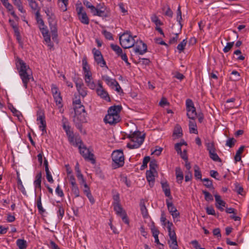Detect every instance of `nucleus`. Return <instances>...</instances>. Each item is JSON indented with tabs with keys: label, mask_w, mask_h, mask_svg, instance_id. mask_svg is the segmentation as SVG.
I'll return each instance as SVG.
<instances>
[{
	"label": "nucleus",
	"mask_w": 249,
	"mask_h": 249,
	"mask_svg": "<svg viewBox=\"0 0 249 249\" xmlns=\"http://www.w3.org/2000/svg\"><path fill=\"white\" fill-rule=\"evenodd\" d=\"M110 47L114 52H115L118 55L122 53L123 50L118 45L111 44L110 45Z\"/></svg>",
	"instance_id": "58836bf2"
},
{
	"label": "nucleus",
	"mask_w": 249,
	"mask_h": 249,
	"mask_svg": "<svg viewBox=\"0 0 249 249\" xmlns=\"http://www.w3.org/2000/svg\"><path fill=\"white\" fill-rule=\"evenodd\" d=\"M20 78L22 80L23 86L25 89L27 88V85L31 79H33L31 71H25L19 73Z\"/></svg>",
	"instance_id": "f8f14e48"
},
{
	"label": "nucleus",
	"mask_w": 249,
	"mask_h": 249,
	"mask_svg": "<svg viewBox=\"0 0 249 249\" xmlns=\"http://www.w3.org/2000/svg\"><path fill=\"white\" fill-rule=\"evenodd\" d=\"M85 194H86L87 197L89 198L90 202L91 204H93L95 202V200L91 194V192H89L88 191H85Z\"/></svg>",
	"instance_id": "e2e57ef3"
},
{
	"label": "nucleus",
	"mask_w": 249,
	"mask_h": 249,
	"mask_svg": "<svg viewBox=\"0 0 249 249\" xmlns=\"http://www.w3.org/2000/svg\"><path fill=\"white\" fill-rule=\"evenodd\" d=\"M131 142L127 143V147L130 149L139 148L143 143L144 140L145 134H142L139 131H135L129 134L128 137Z\"/></svg>",
	"instance_id": "f257e3e1"
},
{
	"label": "nucleus",
	"mask_w": 249,
	"mask_h": 249,
	"mask_svg": "<svg viewBox=\"0 0 249 249\" xmlns=\"http://www.w3.org/2000/svg\"><path fill=\"white\" fill-rule=\"evenodd\" d=\"M168 244H169V247L171 249H178V245L177 239H174V240L171 241H168Z\"/></svg>",
	"instance_id": "8fccbe9b"
},
{
	"label": "nucleus",
	"mask_w": 249,
	"mask_h": 249,
	"mask_svg": "<svg viewBox=\"0 0 249 249\" xmlns=\"http://www.w3.org/2000/svg\"><path fill=\"white\" fill-rule=\"evenodd\" d=\"M73 121L75 124L76 127L80 131H81L82 129V124L84 123V122H81L79 119H77L76 118H74Z\"/></svg>",
	"instance_id": "864d4df0"
},
{
	"label": "nucleus",
	"mask_w": 249,
	"mask_h": 249,
	"mask_svg": "<svg viewBox=\"0 0 249 249\" xmlns=\"http://www.w3.org/2000/svg\"><path fill=\"white\" fill-rule=\"evenodd\" d=\"M50 28L51 30V32L52 34V39L53 40H55L57 37V29L56 24H51L50 23Z\"/></svg>",
	"instance_id": "412c9836"
},
{
	"label": "nucleus",
	"mask_w": 249,
	"mask_h": 249,
	"mask_svg": "<svg viewBox=\"0 0 249 249\" xmlns=\"http://www.w3.org/2000/svg\"><path fill=\"white\" fill-rule=\"evenodd\" d=\"M189 131L190 133L197 134L196 124L194 120L190 121L189 124Z\"/></svg>",
	"instance_id": "393cba45"
},
{
	"label": "nucleus",
	"mask_w": 249,
	"mask_h": 249,
	"mask_svg": "<svg viewBox=\"0 0 249 249\" xmlns=\"http://www.w3.org/2000/svg\"><path fill=\"white\" fill-rule=\"evenodd\" d=\"M157 175V171H153L151 170H147L146 172V177L147 180L149 182V184L151 187H152L154 185L155 181V176Z\"/></svg>",
	"instance_id": "dca6fc26"
},
{
	"label": "nucleus",
	"mask_w": 249,
	"mask_h": 249,
	"mask_svg": "<svg viewBox=\"0 0 249 249\" xmlns=\"http://www.w3.org/2000/svg\"><path fill=\"white\" fill-rule=\"evenodd\" d=\"M166 204L169 213L171 214L176 212L177 210L172 202H170L168 200H166Z\"/></svg>",
	"instance_id": "4c0bfd02"
},
{
	"label": "nucleus",
	"mask_w": 249,
	"mask_h": 249,
	"mask_svg": "<svg viewBox=\"0 0 249 249\" xmlns=\"http://www.w3.org/2000/svg\"><path fill=\"white\" fill-rule=\"evenodd\" d=\"M75 83L76 87L79 94L83 97H85L87 94V89L84 86L82 80L81 79H77L76 80H74Z\"/></svg>",
	"instance_id": "9d476101"
},
{
	"label": "nucleus",
	"mask_w": 249,
	"mask_h": 249,
	"mask_svg": "<svg viewBox=\"0 0 249 249\" xmlns=\"http://www.w3.org/2000/svg\"><path fill=\"white\" fill-rule=\"evenodd\" d=\"M122 109V107L121 106L117 105L111 106L108 109L107 114L120 116L119 113Z\"/></svg>",
	"instance_id": "f3484780"
},
{
	"label": "nucleus",
	"mask_w": 249,
	"mask_h": 249,
	"mask_svg": "<svg viewBox=\"0 0 249 249\" xmlns=\"http://www.w3.org/2000/svg\"><path fill=\"white\" fill-rule=\"evenodd\" d=\"M82 64H83V69L84 71H87L89 70V67L88 64V62L86 60V58H84L82 60Z\"/></svg>",
	"instance_id": "bf43d9fd"
},
{
	"label": "nucleus",
	"mask_w": 249,
	"mask_h": 249,
	"mask_svg": "<svg viewBox=\"0 0 249 249\" xmlns=\"http://www.w3.org/2000/svg\"><path fill=\"white\" fill-rule=\"evenodd\" d=\"M2 4L8 11H12L13 10V6L11 4L8 2V0H0Z\"/></svg>",
	"instance_id": "79ce46f5"
},
{
	"label": "nucleus",
	"mask_w": 249,
	"mask_h": 249,
	"mask_svg": "<svg viewBox=\"0 0 249 249\" xmlns=\"http://www.w3.org/2000/svg\"><path fill=\"white\" fill-rule=\"evenodd\" d=\"M150 158L149 156L145 157L142 161V164L141 166V169H144L145 168L147 167V163L150 161Z\"/></svg>",
	"instance_id": "3c124183"
},
{
	"label": "nucleus",
	"mask_w": 249,
	"mask_h": 249,
	"mask_svg": "<svg viewBox=\"0 0 249 249\" xmlns=\"http://www.w3.org/2000/svg\"><path fill=\"white\" fill-rule=\"evenodd\" d=\"M74 109L75 112V116L74 118H76L82 122H86L87 113L84 106L81 105L79 107H74Z\"/></svg>",
	"instance_id": "39448f33"
},
{
	"label": "nucleus",
	"mask_w": 249,
	"mask_h": 249,
	"mask_svg": "<svg viewBox=\"0 0 249 249\" xmlns=\"http://www.w3.org/2000/svg\"><path fill=\"white\" fill-rule=\"evenodd\" d=\"M71 190L75 197L80 196V191L77 184L71 185Z\"/></svg>",
	"instance_id": "f704fd0d"
},
{
	"label": "nucleus",
	"mask_w": 249,
	"mask_h": 249,
	"mask_svg": "<svg viewBox=\"0 0 249 249\" xmlns=\"http://www.w3.org/2000/svg\"><path fill=\"white\" fill-rule=\"evenodd\" d=\"M203 194L204 195L205 199L207 201H213V196L208 191L206 190L202 191Z\"/></svg>",
	"instance_id": "37998d69"
},
{
	"label": "nucleus",
	"mask_w": 249,
	"mask_h": 249,
	"mask_svg": "<svg viewBox=\"0 0 249 249\" xmlns=\"http://www.w3.org/2000/svg\"><path fill=\"white\" fill-rule=\"evenodd\" d=\"M113 199L112 205L120 203V195L118 192H115V194L113 196Z\"/></svg>",
	"instance_id": "c03bdc74"
},
{
	"label": "nucleus",
	"mask_w": 249,
	"mask_h": 249,
	"mask_svg": "<svg viewBox=\"0 0 249 249\" xmlns=\"http://www.w3.org/2000/svg\"><path fill=\"white\" fill-rule=\"evenodd\" d=\"M54 101L56 105L60 104L62 101V98L60 95V93L53 96Z\"/></svg>",
	"instance_id": "13d9d810"
},
{
	"label": "nucleus",
	"mask_w": 249,
	"mask_h": 249,
	"mask_svg": "<svg viewBox=\"0 0 249 249\" xmlns=\"http://www.w3.org/2000/svg\"><path fill=\"white\" fill-rule=\"evenodd\" d=\"M182 19L181 16V11L180 6H179L178 8L177 11V20L178 21L179 25V30L180 32L181 30L182 27V24L181 23V20Z\"/></svg>",
	"instance_id": "bb28decb"
},
{
	"label": "nucleus",
	"mask_w": 249,
	"mask_h": 249,
	"mask_svg": "<svg viewBox=\"0 0 249 249\" xmlns=\"http://www.w3.org/2000/svg\"><path fill=\"white\" fill-rule=\"evenodd\" d=\"M17 184L18 189L21 191V192L23 195H26V191L25 190V188L23 186V185L22 184L21 180L18 177Z\"/></svg>",
	"instance_id": "c9c22d12"
},
{
	"label": "nucleus",
	"mask_w": 249,
	"mask_h": 249,
	"mask_svg": "<svg viewBox=\"0 0 249 249\" xmlns=\"http://www.w3.org/2000/svg\"><path fill=\"white\" fill-rule=\"evenodd\" d=\"M17 245L19 249H26L27 248V242L24 239H18L17 240Z\"/></svg>",
	"instance_id": "c756f323"
},
{
	"label": "nucleus",
	"mask_w": 249,
	"mask_h": 249,
	"mask_svg": "<svg viewBox=\"0 0 249 249\" xmlns=\"http://www.w3.org/2000/svg\"><path fill=\"white\" fill-rule=\"evenodd\" d=\"M62 123L63 128L65 131L66 134L71 131V126L69 124L68 120L64 116L62 118Z\"/></svg>",
	"instance_id": "b1692460"
},
{
	"label": "nucleus",
	"mask_w": 249,
	"mask_h": 249,
	"mask_svg": "<svg viewBox=\"0 0 249 249\" xmlns=\"http://www.w3.org/2000/svg\"><path fill=\"white\" fill-rule=\"evenodd\" d=\"M214 197L216 201L215 206L221 205L222 207H226V202L221 199V196L219 195H214Z\"/></svg>",
	"instance_id": "7c9ffc66"
},
{
	"label": "nucleus",
	"mask_w": 249,
	"mask_h": 249,
	"mask_svg": "<svg viewBox=\"0 0 249 249\" xmlns=\"http://www.w3.org/2000/svg\"><path fill=\"white\" fill-rule=\"evenodd\" d=\"M234 45V42H230L227 43L226 46L223 49V52L225 53L230 51Z\"/></svg>",
	"instance_id": "603ef678"
},
{
	"label": "nucleus",
	"mask_w": 249,
	"mask_h": 249,
	"mask_svg": "<svg viewBox=\"0 0 249 249\" xmlns=\"http://www.w3.org/2000/svg\"><path fill=\"white\" fill-rule=\"evenodd\" d=\"M76 11L80 21L83 24H89V20L86 12L83 10V7L82 6L77 7Z\"/></svg>",
	"instance_id": "1a4fd4ad"
},
{
	"label": "nucleus",
	"mask_w": 249,
	"mask_h": 249,
	"mask_svg": "<svg viewBox=\"0 0 249 249\" xmlns=\"http://www.w3.org/2000/svg\"><path fill=\"white\" fill-rule=\"evenodd\" d=\"M151 21L155 23L156 26L163 25V23L160 20L156 15L153 14L151 17Z\"/></svg>",
	"instance_id": "2f4dec72"
},
{
	"label": "nucleus",
	"mask_w": 249,
	"mask_h": 249,
	"mask_svg": "<svg viewBox=\"0 0 249 249\" xmlns=\"http://www.w3.org/2000/svg\"><path fill=\"white\" fill-rule=\"evenodd\" d=\"M206 213L208 214L215 215L214 209L212 207H208L206 208Z\"/></svg>",
	"instance_id": "0e129e2a"
},
{
	"label": "nucleus",
	"mask_w": 249,
	"mask_h": 249,
	"mask_svg": "<svg viewBox=\"0 0 249 249\" xmlns=\"http://www.w3.org/2000/svg\"><path fill=\"white\" fill-rule=\"evenodd\" d=\"M173 135L176 136L178 138H180L182 135V130L181 126L177 124L174 128Z\"/></svg>",
	"instance_id": "c85d7f7f"
},
{
	"label": "nucleus",
	"mask_w": 249,
	"mask_h": 249,
	"mask_svg": "<svg viewBox=\"0 0 249 249\" xmlns=\"http://www.w3.org/2000/svg\"><path fill=\"white\" fill-rule=\"evenodd\" d=\"M16 67L18 73L25 71H31L29 66L20 58H18L16 60Z\"/></svg>",
	"instance_id": "ddd939ff"
},
{
	"label": "nucleus",
	"mask_w": 249,
	"mask_h": 249,
	"mask_svg": "<svg viewBox=\"0 0 249 249\" xmlns=\"http://www.w3.org/2000/svg\"><path fill=\"white\" fill-rule=\"evenodd\" d=\"M44 119H45V117L44 113L41 110L38 111L37 112V121L40 122Z\"/></svg>",
	"instance_id": "5fc2aeb1"
},
{
	"label": "nucleus",
	"mask_w": 249,
	"mask_h": 249,
	"mask_svg": "<svg viewBox=\"0 0 249 249\" xmlns=\"http://www.w3.org/2000/svg\"><path fill=\"white\" fill-rule=\"evenodd\" d=\"M194 172H195L194 175L196 179H200L201 180L202 179L201 178V177H202L201 173L200 170V168L198 165H195L194 166Z\"/></svg>",
	"instance_id": "72a5a7b5"
},
{
	"label": "nucleus",
	"mask_w": 249,
	"mask_h": 249,
	"mask_svg": "<svg viewBox=\"0 0 249 249\" xmlns=\"http://www.w3.org/2000/svg\"><path fill=\"white\" fill-rule=\"evenodd\" d=\"M134 46H135L134 49L135 53L142 55L147 52V45L142 41L136 40V43Z\"/></svg>",
	"instance_id": "6e6552de"
},
{
	"label": "nucleus",
	"mask_w": 249,
	"mask_h": 249,
	"mask_svg": "<svg viewBox=\"0 0 249 249\" xmlns=\"http://www.w3.org/2000/svg\"><path fill=\"white\" fill-rule=\"evenodd\" d=\"M231 74L234 76V77L232 79L233 81H237L239 80L240 75V73L236 71H233Z\"/></svg>",
	"instance_id": "4d7b16f0"
},
{
	"label": "nucleus",
	"mask_w": 249,
	"mask_h": 249,
	"mask_svg": "<svg viewBox=\"0 0 249 249\" xmlns=\"http://www.w3.org/2000/svg\"><path fill=\"white\" fill-rule=\"evenodd\" d=\"M140 206L141 213L143 217L144 218H147L149 216L148 213L143 199L141 200Z\"/></svg>",
	"instance_id": "aec40b11"
},
{
	"label": "nucleus",
	"mask_w": 249,
	"mask_h": 249,
	"mask_svg": "<svg viewBox=\"0 0 249 249\" xmlns=\"http://www.w3.org/2000/svg\"><path fill=\"white\" fill-rule=\"evenodd\" d=\"M158 165L157 163V161L155 160H152L150 161L149 163V170L153 171H156V168L157 167Z\"/></svg>",
	"instance_id": "a18cd8bd"
},
{
	"label": "nucleus",
	"mask_w": 249,
	"mask_h": 249,
	"mask_svg": "<svg viewBox=\"0 0 249 249\" xmlns=\"http://www.w3.org/2000/svg\"><path fill=\"white\" fill-rule=\"evenodd\" d=\"M151 230L153 236H158L159 231L154 225L151 226Z\"/></svg>",
	"instance_id": "338daca9"
},
{
	"label": "nucleus",
	"mask_w": 249,
	"mask_h": 249,
	"mask_svg": "<svg viewBox=\"0 0 249 249\" xmlns=\"http://www.w3.org/2000/svg\"><path fill=\"white\" fill-rule=\"evenodd\" d=\"M96 91L97 95L101 98L108 102L110 101V99L108 92L105 89H104L101 82L100 81L98 83V87L96 89Z\"/></svg>",
	"instance_id": "0eeeda50"
},
{
	"label": "nucleus",
	"mask_w": 249,
	"mask_h": 249,
	"mask_svg": "<svg viewBox=\"0 0 249 249\" xmlns=\"http://www.w3.org/2000/svg\"><path fill=\"white\" fill-rule=\"evenodd\" d=\"M36 206L38 209V212L40 214H42L46 212L45 210L43 208L42 205L41 194L38 196L37 199L36 200Z\"/></svg>",
	"instance_id": "4be33fe9"
},
{
	"label": "nucleus",
	"mask_w": 249,
	"mask_h": 249,
	"mask_svg": "<svg viewBox=\"0 0 249 249\" xmlns=\"http://www.w3.org/2000/svg\"><path fill=\"white\" fill-rule=\"evenodd\" d=\"M206 146L207 150L209 151V153L211 152H213V151H215L214 145L213 142L208 143Z\"/></svg>",
	"instance_id": "6e6d98bb"
},
{
	"label": "nucleus",
	"mask_w": 249,
	"mask_h": 249,
	"mask_svg": "<svg viewBox=\"0 0 249 249\" xmlns=\"http://www.w3.org/2000/svg\"><path fill=\"white\" fill-rule=\"evenodd\" d=\"M40 125L39 126V129L42 131V135L46 133V123L45 119L40 122Z\"/></svg>",
	"instance_id": "09e8293b"
},
{
	"label": "nucleus",
	"mask_w": 249,
	"mask_h": 249,
	"mask_svg": "<svg viewBox=\"0 0 249 249\" xmlns=\"http://www.w3.org/2000/svg\"><path fill=\"white\" fill-rule=\"evenodd\" d=\"M202 181L205 182L204 185L209 188H212L213 189L212 181L209 179L208 178H205L201 179Z\"/></svg>",
	"instance_id": "de8ad7c7"
},
{
	"label": "nucleus",
	"mask_w": 249,
	"mask_h": 249,
	"mask_svg": "<svg viewBox=\"0 0 249 249\" xmlns=\"http://www.w3.org/2000/svg\"><path fill=\"white\" fill-rule=\"evenodd\" d=\"M95 61L96 62L98 65H99L101 67H107L106 65V61H105L103 55H101V57H94Z\"/></svg>",
	"instance_id": "cd10ccee"
},
{
	"label": "nucleus",
	"mask_w": 249,
	"mask_h": 249,
	"mask_svg": "<svg viewBox=\"0 0 249 249\" xmlns=\"http://www.w3.org/2000/svg\"><path fill=\"white\" fill-rule=\"evenodd\" d=\"M175 171L177 182L178 183L180 184L182 183V180L183 179L184 176L183 172L179 167H176Z\"/></svg>",
	"instance_id": "6ab92c4d"
},
{
	"label": "nucleus",
	"mask_w": 249,
	"mask_h": 249,
	"mask_svg": "<svg viewBox=\"0 0 249 249\" xmlns=\"http://www.w3.org/2000/svg\"><path fill=\"white\" fill-rule=\"evenodd\" d=\"M113 206L114 210L115 211L116 214L122 217L123 221L126 224H128L129 220L127 217V214L125 211L123 209L121 205V204L112 205Z\"/></svg>",
	"instance_id": "423d86ee"
},
{
	"label": "nucleus",
	"mask_w": 249,
	"mask_h": 249,
	"mask_svg": "<svg viewBox=\"0 0 249 249\" xmlns=\"http://www.w3.org/2000/svg\"><path fill=\"white\" fill-rule=\"evenodd\" d=\"M111 158L112 160V167L113 169H117L124 166V157L122 150L114 151L112 153Z\"/></svg>",
	"instance_id": "7ed1b4c3"
},
{
	"label": "nucleus",
	"mask_w": 249,
	"mask_h": 249,
	"mask_svg": "<svg viewBox=\"0 0 249 249\" xmlns=\"http://www.w3.org/2000/svg\"><path fill=\"white\" fill-rule=\"evenodd\" d=\"M209 156L211 159L215 161H221V160L216 153L215 151L209 153Z\"/></svg>",
	"instance_id": "ea45409f"
},
{
	"label": "nucleus",
	"mask_w": 249,
	"mask_h": 249,
	"mask_svg": "<svg viewBox=\"0 0 249 249\" xmlns=\"http://www.w3.org/2000/svg\"><path fill=\"white\" fill-rule=\"evenodd\" d=\"M67 135L68 138V141L70 143L76 146H78L80 143L79 140H81L80 139H75L74 136L72 131L69 132L68 134H67Z\"/></svg>",
	"instance_id": "a211bd4d"
},
{
	"label": "nucleus",
	"mask_w": 249,
	"mask_h": 249,
	"mask_svg": "<svg viewBox=\"0 0 249 249\" xmlns=\"http://www.w3.org/2000/svg\"><path fill=\"white\" fill-rule=\"evenodd\" d=\"M102 79L104 80L107 84L109 86H114L117 81L116 80L110 78L107 75H104L102 76Z\"/></svg>",
	"instance_id": "a878e982"
},
{
	"label": "nucleus",
	"mask_w": 249,
	"mask_h": 249,
	"mask_svg": "<svg viewBox=\"0 0 249 249\" xmlns=\"http://www.w3.org/2000/svg\"><path fill=\"white\" fill-rule=\"evenodd\" d=\"M39 28L44 37L45 41L48 44V46L50 48L53 47V45L51 42V37L47 27L45 25L42 27L39 26Z\"/></svg>",
	"instance_id": "9b49d317"
},
{
	"label": "nucleus",
	"mask_w": 249,
	"mask_h": 249,
	"mask_svg": "<svg viewBox=\"0 0 249 249\" xmlns=\"http://www.w3.org/2000/svg\"><path fill=\"white\" fill-rule=\"evenodd\" d=\"M35 15H36V21H37V23L39 24V26H41V27L44 26V25H45L43 19L40 18L39 9H38L37 10V11H36V12L35 13Z\"/></svg>",
	"instance_id": "473e14b6"
},
{
	"label": "nucleus",
	"mask_w": 249,
	"mask_h": 249,
	"mask_svg": "<svg viewBox=\"0 0 249 249\" xmlns=\"http://www.w3.org/2000/svg\"><path fill=\"white\" fill-rule=\"evenodd\" d=\"M236 140L234 138H230L227 141L226 145L230 147H232L234 146Z\"/></svg>",
	"instance_id": "680f3d73"
},
{
	"label": "nucleus",
	"mask_w": 249,
	"mask_h": 249,
	"mask_svg": "<svg viewBox=\"0 0 249 249\" xmlns=\"http://www.w3.org/2000/svg\"><path fill=\"white\" fill-rule=\"evenodd\" d=\"M137 36H132L130 31L123 34L119 37L121 45L124 49H128L134 46Z\"/></svg>",
	"instance_id": "f03ea898"
},
{
	"label": "nucleus",
	"mask_w": 249,
	"mask_h": 249,
	"mask_svg": "<svg viewBox=\"0 0 249 249\" xmlns=\"http://www.w3.org/2000/svg\"><path fill=\"white\" fill-rule=\"evenodd\" d=\"M104 3L98 4L96 6V13L94 14V16L105 18L107 17L108 14L107 12Z\"/></svg>",
	"instance_id": "4468645a"
},
{
	"label": "nucleus",
	"mask_w": 249,
	"mask_h": 249,
	"mask_svg": "<svg viewBox=\"0 0 249 249\" xmlns=\"http://www.w3.org/2000/svg\"><path fill=\"white\" fill-rule=\"evenodd\" d=\"M186 39H183L177 46V49L179 51V53L183 51L187 44Z\"/></svg>",
	"instance_id": "a19ab883"
},
{
	"label": "nucleus",
	"mask_w": 249,
	"mask_h": 249,
	"mask_svg": "<svg viewBox=\"0 0 249 249\" xmlns=\"http://www.w3.org/2000/svg\"><path fill=\"white\" fill-rule=\"evenodd\" d=\"M103 34L105 37L108 40H113V36L111 33L107 31H103Z\"/></svg>",
	"instance_id": "69168bd1"
},
{
	"label": "nucleus",
	"mask_w": 249,
	"mask_h": 249,
	"mask_svg": "<svg viewBox=\"0 0 249 249\" xmlns=\"http://www.w3.org/2000/svg\"><path fill=\"white\" fill-rule=\"evenodd\" d=\"M80 144L78 145L80 154L83 157L85 160H89L92 164L95 163V160L94 158L93 154L91 153L89 149H87L84 145L81 140H79Z\"/></svg>",
	"instance_id": "20e7f679"
},
{
	"label": "nucleus",
	"mask_w": 249,
	"mask_h": 249,
	"mask_svg": "<svg viewBox=\"0 0 249 249\" xmlns=\"http://www.w3.org/2000/svg\"><path fill=\"white\" fill-rule=\"evenodd\" d=\"M57 207L58 208L57 211V214L58 217H60V219H61L64 215L65 210L64 208L60 205H57Z\"/></svg>",
	"instance_id": "49530a36"
},
{
	"label": "nucleus",
	"mask_w": 249,
	"mask_h": 249,
	"mask_svg": "<svg viewBox=\"0 0 249 249\" xmlns=\"http://www.w3.org/2000/svg\"><path fill=\"white\" fill-rule=\"evenodd\" d=\"M85 80L87 86L91 89H94L96 88V85L93 81H92V77L87 79L85 78Z\"/></svg>",
	"instance_id": "e433bc0d"
},
{
	"label": "nucleus",
	"mask_w": 249,
	"mask_h": 249,
	"mask_svg": "<svg viewBox=\"0 0 249 249\" xmlns=\"http://www.w3.org/2000/svg\"><path fill=\"white\" fill-rule=\"evenodd\" d=\"M191 244L193 245L195 249H205V248H201L200 245L197 240H195L192 241Z\"/></svg>",
	"instance_id": "774afa93"
},
{
	"label": "nucleus",
	"mask_w": 249,
	"mask_h": 249,
	"mask_svg": "<svg viewBox=\"0 0 249 249\" xmlns=\"http://www.w3.org/2000/svg\"><path fill=\"white\" fill-rule=\"evenodd\" d=\"M52 93L53 94V95H57L58 94H60V92L59 91V89L58 88L54 85H52V88H51Z\"/></svg>",
	"instance_id": "052dcab7"
},
{
	"label": "nucleus",
	"mask_w": 249,
	"mask_h": 249,
	"mask_svg": "<svg viewBox=\"0 0 249 249\" xmlns=\"http://www.w3.org/2000/svg\"><path fill=\"white\" fill-rule=\"evenodd\" d=\"M104 122L106 124H109L111 125L115 124L121 120L120 116H117L116 115H106L104 118Z\"/></svg>",
	"instance_id": "2eb2a0df"
},
{
	"label": "nucleus",
	"mask_w": 249,
	"mask_h": 249,
	"mask_svg": "<svg viewBox=\"0 0 249 249\" xmlns=\"http://www.w3.org/2000/svg\"><path fill=\"white\" fill-rule=\"evenodd\" d=\"M186 110L187 111V115L188 117L192 120H194L197 115L196 108L193 107V108H190Z\"/></svg>",
	"instance_id": "5701e85b"
}]
</instances>
